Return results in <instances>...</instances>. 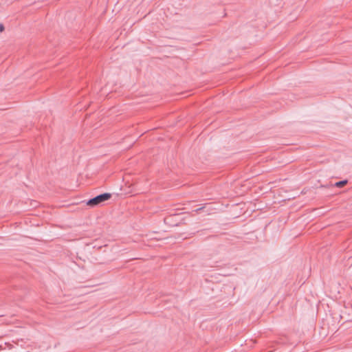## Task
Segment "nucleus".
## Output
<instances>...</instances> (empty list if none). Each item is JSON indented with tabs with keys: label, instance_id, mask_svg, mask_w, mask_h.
Returning a JSON list of instances; mask_svg holds the SVG:
<instances>
[{
	"label": "nucleus",
	"instance_id": "nucleus-3",
	"mask_svg": "<svg viewBox=\"0 0 352 352\" xmlns=\"http://www.w3.org/2000/svg\"><path fill=\"white\" fill-rule=\"evenodd\" d=\"M5 30V27L3 23H0V32H2Z\"/></svg>",
	"mask_w": 352,
	"mask_h": 352
},
{
	"label": "nucleus",
	"instance_id": "nucleus-1",
	"mask_svg": "<svg viewBox=\"0 0 352 352\" xmlns=\"http://www.w3.org/2000/svg\"><path fill=\"white\" fill-rule=\"evenodd\" d=\"M111 197V194L109 192H104L100 194L94 198L89 199L87 201V205L90 207H95L100 205L102 203L109 200Z\"/></svg>",
	"mask_w": 352,
	"mask_h": 352
},
{
	"label": "nucleus",
	"instance_id": "nucleus-2",
	"mask_svg": "<svg viewBox=\"0 0 352 352\" xmlns=\"http://www.w3.org/2000/svg\"><path fill=\"white\" fill-rule=\"evenodd\" d=\"M347 182H348V181L346 179H344V180H342V181L336 182L334 185L336 187L341 188V187L344 186V185H346L347 184Z\"/></svg>",
	"mask_w": 352,
	"mask_h": 352
}]
</instances>
